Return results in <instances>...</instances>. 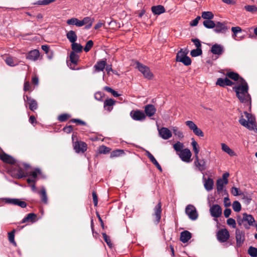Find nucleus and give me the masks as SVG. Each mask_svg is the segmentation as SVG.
<instances>
[{
    "instance_id": "f257e3e1",
    "label": "nucleus",
    "mask_w": 257,
    "mask_h": 257,
    "mask_svg": "<svg viewBox=\"0 0 257 257\" xmlns=\"http://www.w3.org/2000/svg\"><path fill=\"white\" fill-rule=\"evenodd\" d=\"M227 76L234 81L238 80L239 84L234 86L233 89L236 93L239 101L243 103H248L250 106L251 97L248 92V86L247 82L239 75L233 72H228Z\"/></svg>"
},
{
    "instance_id": "f03ea898",
    "label": "nucleus",
    "mask_w": 257,
    "mask_h": 257,
    "mask_svg": "<svg viewBox=\"0 0 257 257\" xmlns=\"http://www.w3.org/2000/svg\"><path fill=\"white\" fill-rule=\"evenodd\" d=\"M30 166L28 164L23 163H19L17 164V168L15 169L14 171L12 172V176L18 179H21L26 176L31 177L36 182L37 180V176L40 175L41 172L39 169H36L34 171L31 172L29 174L26 173L23 169L22 167L26 169L29 168Z\"/></svg>"
},
{
    "instance_id": "7ed1b4c3",
    "label": "nucleus",
    "mask_w": 257,
    "mask_h": 257,
    "mask_svg": "<svg viewBox=\"0 0 257 257\" xmlns=\"http://www.w3.org/2000/svg\"><path fill=\"white\" fill-rule=\"evenodd\" d=\"M244 113L245 115V117L247 119V120L243 118V115H241L239 119V122L240 124L246 127L249 130H254L255 132L257 133V128H256L255 126V119L254 116L246 111H244Z\"/></svg>"
},
{
    "instance_id": "20e7f679",
    "label": "nucleus",
    "mask_w": 257,
    "mask_h": 257,
    "mask_svg": "<svg viewBox=\"0 0 257 257\" xmlns=\"http://www.w3.org/2000/svg\"><path fill=\"white\" fill-rule=\"evenodd\" d=\"M187 53L181 49L177 54L176 60L178 62H182L186 66H189L191 64V60L187 56Z\"/></svg>"
},
{
    "instance_id": "39448f33",
    "label": "nucleus",
    "mask_w": 257,
    "mask_h": 257,
    "mask_svg": "<svg viewBox=\"0 0 257 257\" xmlns=\"http://www.w3.org/2000/svg\"><path fill=\"white\" fill-rule=\"evenodd\" d=\"M136 67L143 74L145 78L151 79L153 77V75L148 66L137 62L136 63Z\"/></svg>"
},
{
    "instance_id": "423d86ee",
    "label": "nucleus",
    "mask_w": 257,
    "mask_h": 257,
    "mask_svg": "<svg viewBox=\"0 0 257 257\" xmlns=\"http://www.w3.org/2000/svg\"><path fill=\"white\" fill-rule=\"evenodd\" d=\"M185 123L196 136L200 137L204 136L203 132L198 127L197 125L193 121L187 120L185 121Z\"/></svg>"
},
{
    "instance_id": "0eeeda50",
    "label": "nucleus",
    "mask_w": 257,
    "mask_h": 257,
    "mask_svg": "<svg viewBox=\"0 0 257 257\" xmlns=\"http://www.w3.org/2000/svg\"><path fill=\"white\" fill-rule=\"evenodd\" d=\"M185 212L189 218L192 220H195L198 218V214L197 210L193 205H188L186 207Z\"/></svg>"
},
{
    "instance_id": "6e6552de",
    "label": "nucleus",
    "mask_w": 257,
    "mask_h": 257,
    "mask_svg": "<svg viewBox=\"0 0 257 257\" xmlns=\"http://www.w3.org/2000/svg\"><path fill=\"white\" fill-rule=\"evenodd\" d=\"M243 220L244 221V224H243L244 227L248 229L250 226H254V223L255 222V220L252 215L248 214L246 213H244L242 214Z\"/></svg>"
},
{
    "instance_id": "1a4fd4ad",
    "label": "nucleus",
    "mask_w": 257,
    "mask_h": 257,
    "mask_svg": "<svg viewBox=\"0 0 257 257\" xmlns=\"http://www.w3.org/2000/svg\"><path fill=\"white\" fill-rule=\"evenodd\" d=\"M177 154L179 155L182 161L186 163H189L191 162L192 153L189 149H184L182 151H180V153H178Z\"/></svg>"
},
{
    "instance_id": "9d476101",
    "label": "nucleus",
    "mask_w": 257,
    "mask_h": 257,
    "mask_svg": "<svg viewBox=\"0 0 257 257\" xmlns=\"http://www.w3.org/2000/svg\"><path fill=\"white\" fill-rule=\"evenodd\" d=\"M218 240L221 242L226 241L229 237V233L226 229H221L217 233Z\"/></svg>"
},
{
    "instance_id": "9b49d317",
    "label": "nucleus",
    "mask_w": 257,
    "mask_h": 257,
    "mask_svg": "<svg viewBox=\"0 0 257 257\" xmlns=\"http://www.w3.org/2000/svg\"><path fill=\"white\" fill-rule=\"evenodd\" d=\"M131 117L135 120L143 121L146 118L145 114L141 110H132L130 112Z\"/></svg>"
},
{
    "instance_id": "f8f14e48",
    "label": "nucleus",
    "mask_w": 257,
    "mask_h": 257,
    "mask_svg": "<svg viewBox=\"0 0 257 257\" xmlns=\"http://www.w3.org/2000/svg\"><path fill=\"white\" fill-rule=\"evenodd\" d=\"M235 239L236 241V246L240 247L243 244L245 240L244 233L239 229L235 230Z\"/></svg>"
},
{
    "instance_id": "ddd939ff",
    "label": "nucleus",
    "mask_w": 257,
    "mask_h": 257,
    "mask_svg": "<svg viewBox=\"0 0 257 257\" xmlns=\"http://www.w3.org/2000/svg\"><path fill=\"white\" fill-rule=\"evenodd\" d=\"M24 99L25 102L29 104V107L31 110L34 111L37 109V102L35 99L31 98L27 95H24Z\"/></svg>"
},
{
    "instance_id": "4468645a",
    "label": "nucleus",
    "mask_w": 257,
    "mask_h": 257,
    "mask_svg": "<svg viewBox=\"0 0 257 257\" xmlns=\"http://www.w3.org/2000/svg\"><path fill=\"white\" fill-rule=\"evenodd\" d=\"M158 132L160 136L164 140H168L172 136V132L167 127H163L159 129Z\"/></svg>"
},
{
    "instance_id": "2eb2a0df",
    "label": "nucleus",
    "mask_w": 257,
    "mask_h": 257,
    "mask_svg": "<svg viewBox=\"0 0 257 257\" xmlns=\"http://www.w3.org/2000/svg\"><path fill=\"white\" fill-rule=\"evenodd\" d=\"M210 51L213 54L220 56L224 53V48L220 44H215L212 46Z\"/></svg>"
},
{
    "instance_id": "dca6fc26",
    "label": "nucleus",
    "mask_w": 257,
    "mask_h": 257,
    "mask_svg": "<svg viewBox=\"0 0 257 257\" xmlns=\"http://www.w3.org/2000/svg\"><path fill=\"white\" fill-rule=\"evenodd\" d=\"M210 212L212 216L219 217L222 214V209L217 204L213 205L210 208Z\"/></svg>"
},
{
    "instance_id": "f3484780",
    "label": "nucleus",
    "mask_w": 257,
    "mask_h": 257,
    "mask_svg": "<svg viewBox=\"0 0 257 257\" xmlns=\"http://www.w3.org/2000/svg\"><path fill=\"white\" fill-rule=\"evenodd\" d=\"M74 148L76 153H84L86 151L87 145L86 144L82 142H75Z\"/></svg>"
},
{
    "instance_id": "a211bd4d",
    "label": "nucleus",
    "mask_w": 257,
    "mask_h": 257,
    "mask_svg": "<svg viewBox=\"0 0 257 257\" xmlns=\"http://www.w3.org/2000/svg\"><path fill=\"white\" fill-rule=\"evenodd\" d=\"M194 164L198 170L201 172L204 171L206 169V162L204 160H199L198 156L195 157Z\"/></svg>"
},
{
    "instance_id": "6ab92c4d",
    "label": "nucleus",
    "mask_w": 257,
    "mask_h": 257,
    "mask_svg": "<svg viewBox=\"0 0 257 257\" xmlns=\"http://www.w3.org/2000/svg\"><path fill=\"white\" fill-rule=\"evenodd\" d=\"M146 155L149 158L150 161L157 167V168L160 171L162 172V168L154 156L147 150L145 151Z\"/></svg>"
},
{
    "instance_id": "aec40b11",
    "label": "nucleus",
    "mask_w": 257,
    "mask_h": 257,
    "mask_svg": "<svg viewBox=\"0 0 257 257\" xmlns=\"http://www.w3.org/2000/svg\"><path fill=\"white\" fill-rule=\"evenodd\" d=\"M40 56V53L38 50L35 49L30 51L27 55L26 58L27 59L35 61L37 60Z\"/></svg>"
},
{
    "instance_id": "412c9836",
    "label": "nucleus",
    "mask_w": 257,
    "mask_h": 257,
    "mask_svg": "<svg viewBox=\"0 0 257 257\" xmlns=\"http://www.w3.org/2000/svg\"><path fill=\"white\" fill-rule=\"evenodd\" d=\"M216 84L221 87H224L225 86H231L233 84V83L227 77L225 78H219L217 79Z\"/></svg>"
},
{
    "instance_id": "4be33fe9",
    "label": "nucleus",
    "mask_w": 257,
    "mask_h": 257,
    "mask_svg": "<svg viewBox=\"0 0 257 257\" xmlns=\"http://www.w3.org/2000/svg\"><path fill=\"white\" fill-rule=\"evenodd\" d=\"M203 181L204 188L207 191H210L213 189L214 182L212 179L208 178L206 179L204 177H203Z\"/></svg>"
},
{
    "instance_id": "5701e85b",
    "label": "nucleus",
    "mask_w": 257,
    "mask_h": 257,
    "mask_svg": "<svg viewBox=\"0 0 257 257\" xmlns=\"http://www.w3.org/2000/svg\"><path fill=\"white\" fill-rule=\"evenodd\" d=\"M227 30V27L222 23L217 22L215 24L214 31L216 33H223Z\"/></svg>"
},
{
    "instance_id": "b1692460",
    "label": "nucleus",
    "mask_w": 257,
    "mask_h": 257,
    "mask_svg": "<svg viewBox=\"0 0 257 257\" xmlns=\"http://www.w3.org/2000/svg\"><path fill=\"white\" fill-rule=\"evenodd\" d=\"M156 109L153 104H148L145 107V112L148 116L151 117L156 113Z\"/></svg>"
},
{
    "instance_id": "393cba45",
    "label": "nucleus",
    "mask_w": 257,
    "mask_h": 257,
    "mask_svg": "<svg viewBox=\"0 0 257 257\" xmlns=\"http://www.w3.org/2000/svg\"><path fill=\"white\" fill-rule=\"evenodd\" d=\"M154 216L156 218V221L158 223L161 217V212H162V209H161V203L159 202L154 208Z\"/></svg>"
},
{
    "instance_id": "a878e982",
    "label": "nucleus",
    "mask_w": 257,
    "mask_h": 257,
    "mask_svg": "<svg viewBox=\"0 0 257 257\" xmlns=\"http://www.w3.org/2000/svg\"><path fill=\"white\" fill-rule=\"evenodd\" d=\"M93 21V20L91 19L90 17H85L82 20L80 21L81 27L85 25L86 26L85 28L86 29H89L92 25Z\"/></svg>"
},
{
    "instance_id": "bb28decb",
    "label": "nucleus",
    "mask_w": 257,
    "mask_h": 257,
    "mask_svg": "<svg viewBox=\"0 0 257 257\" xmlns=\"http://www.w3.org/2000/svg\"><path fill=\"white\" fill-rule=\"evenodd\" d=\"M106 65V63L105 60H101L97 61L94 66L95 72H99L103 71Z\"/></svg>"
},
{
    "instance_id": "cd10ccee",
    "label": "nucleus",
    "mask_w": 257,
    "mask_h": 257,
    "mask_svg": "<svg viewBox=\"0 0 257 257\" xmlns=\"http://www.w3.org/2000/svg\"><path fill=\"white\" fill-rule=\"evenodd\" d=\"M0 159L4 162L9 164H13L15 163V160L13 157L5 153L0 155Z\"/></svg>"
},
{
    "instance_id": "c85d7f7f",
    "label": "nucleus",
    "mask_w": 257,
    "mask_h": 257,
    "mask_svg": "<svg viewBox=\"0 0 257 257\" xmlns=\"http://www.w3.org/2000/svg\"><path fill=\"white\" fill-rule=\"evenodd\" d=\"M37 215L33 213H30L27 214V215L24 217L21 221V223H24L27 222H31L34 223L36 221V218Z\"/></svg>"
},
{
    "instance_id": "c756f323",
    "label": "nucleus",
    "mask_w": 257,
    "mask_h": 257,
    "mask_svg": "<svg viewBox=\"0 0 257 257\" xmlns=\"http://www.w3.org/2000/svg\"><path fill=\"white\" fill-rule=\"evenodd\" d=\"M191 233L185 230L181 233L180 240L183 242H187L191 238Z\"/></svg>"
},
{
    "instance_id": "7c9ffc66",
    "label": "nucleus",
    "mask_w": 257,
    "mask_h": 257,
    "mask_svg": "<svg viewBox=\"0 0 257 257\" xmlns=\"http://www.w3.org/2000/svg\"><path fill=\"white\" fill-rule=\"evenodd\" d=\"M151 10L154 14L157 15L163 14L165 12L164 7L161 5L153 6L151 8Z\"/></svg>"
},
{
    "instance_id": "2f4dec72",
    "label": "nucleus",
    "mask_w": 257,
    "mask_h": 257,
    "mask_svg": "<svg viewBox=\"0 0 257 257\" xmlns=\"http://www.w3.org/2000/svg\"><path fill=\"white\" fill-rule=\"evenodd\" d=\"M66 37L71 43L75 42L77 39V35L73 30H70L67 33Z\"/></svg>"
},
{
    "instance_id": "473e14b6",
    "label": "nucleus",
    "mask_w": 257,
    "mask_h": 257,
    "mask_svg": "<svg viewBox=\"0 0 257 257\" xmlns=\"http://www.w3.org/2000/svg\"><path fill=\"white\" fill-rule=\"evenodd\" d=\"M115 104V101L112 99H107L104 102V107L108 111L112 109V106Z\"/></svg>"
},
{
    "instance_id": "72a5a7b5",
    "label": "nucleus",
    "mask_w": 257,
    "mask_h": 257,
    "mask_svg": "<svg viewBox=\"0 0 257 257\" xmlns=\"http://www.w3.org/2000/svg\"><path fill=\"white\" fill-rule=\"evenodd\" d=\"M221 149L230 156H235V152L232 150L227 145L224 143L221 144Z\"/></svg>"
},
{
    "instance_id": "f704fd0d",
    "label": "nucleus",
    "mask_w": 257,
    "mask_h": 257,
    "mask_svg": "<svg viewBox=\"0 0 257 257\" xmlns=\"http://www.w3.org/2000/svg\"><path fill=\"white\" fill-rule=\"evenodd\" d=\"M171 130L172 131L174 135L176 136L178 139H181L184 138L183 132L179 129L177 126H172Z\"/></svg>"
},
{
    "instance_id": "c9c22d12",
    "label": "nucleus",
    "mask_w": 257,
    "mask_h": 257,
    "mask_svg": "<svg viewBox=\"0 0 257 257\" xmlns=\"http://www.w3.org/2000/svg\"><path fill=\"white\" fill-rule=\"evenodd\" d=\"M41 196V201L45 204L48 203V198L46 194V191L44 187H42L40 192H38Z\"/></svg>"
},
{
    "instance_id": "e433bc0d",
    "label": "nucleus",
    "mask_w": 257,
    "mask_h": 257,
    "mask_svg": "<svg viewBox=\"0 0 257 257\" xmlns=\"http://www.w3.org/2000/svg\"><path fill=\"white\" fill-rule=\"evenodd\" d=\"M71 48L72 50V52H74V53H80L82 51L83 47L80 44L74 42L71 44Z\"/></svg>"
},
{
    "instance_id": "4c0bfd02",
    "label": "nucleus",
    "mask_w": 257,
    "mask_h": 257,
    "mask_svg": "<svg viewBox=\"0 0 257 257\" xmlns=\"http://www.w3.org/2000/svg\"><path fill=\"white\" fill-rule=\"evenodd\" d=\"M67 24L69 25L76 26L78 27H81L80 20L75 18H72L71 19L67 20Z\"/></svg>"
},
{
    "instance_id": "58836bf2",
    "label": "nucleus",
    "mask_w": 257,
    "mask_h": 257,
    "mask_svg": "<svg viewBox=\"0 0 257 257\" xmlns=\"http://www.w3.org/2000/svg\"><path fill=\"white\" fill-rule=\"evenodd\" d=\"M191 141V145L193 147V150L195 154V157H196V156H198V154L199 152L198 145L194 138H192Z\"/></svg>"
},
{
    "instance_id": "ea45409f",
    "label": "nucleus",
    "mask_w": 257,
    "mask_h": 257,
    "mask_svg": "<svg viewBox=\"0 0 257 257\" xmlns=\"http://www.w3.org/2000/svg\"><path fill=\"white\" fill-rule=\"evenodd\" d=\"M79 56L74 53V52H71L70 54V60L71 62L74 64L77 65L79 60Z\"/></svg>"
},
{
    "instance_id": "a19ab883",
    "label": "nucleus",
    "mask_w": 257,
    "mask_h": 257,
    "mask_svg": "<svg viewBox=\"0 0 257 257\" xmlns=\"http://www.w3.org/2000/svg\"><path fill=\"white\" fill-rule=\"evenodd\" d=\"M5 62L8 65L11 67L16 66L18 64L17 61L15 60L13 57L10 56L6 58Z\"/></svg>"
},
{
    "instance_id": "79ce46f5",
    "label": "nucleus",
    "mask_w": 257,
    "mask_h": 257,
    "mask_svg": "<svg viewBox=\"0 0 257 257\" xmlns=\"http://www.w3.org/2000/svg\"><path fill=\"white\" fill-rule=\"evenodd\" d=\"M224 184V182L222 179H219L217 180L216 189L218 192H221L223 190Z\"/></svg>"
},
{
    "instance_id": "37998d69",
    "label": "nucleus",
    "mask_w": 257,
    "mask_h": 257,
    "mask_svg": "<svg viewBox=\"0 0 257 257\" xmlns=\"http://www.w3.org/2000/svg\"><path fill=\"white\" fill-rule=\"evenodd\" d=\"M15 229H13L11 232L8 233V238L9 241L14 246H17V243L15 241Z\"/></svg>"
},
{
    "instance_id": "c03bdc74",
    "label": "nucleus",
    "mask_w": 257,
    "mask_h": 257,
    "mask_svg": "<svg viewBox=\"0 0 257 257\" xmlns=\"http://www.w3.org/2000/svg\"><path fill=\"white\" fill-rule=\"evenodd\" d=\"M201 17L203 19H206L207 20H212L214 17V15L211 12H203L202 13Z\"/></svg>"
},
{
    "instance_id": "a18cd8bd",
    "label": "nucleus",
    "mask_w": 257,
    "mask_h": 257,
    "mask_svg": "<svg viewBox=\"0 0 257 257\" xmlns=\"http://www.w3.org/2000/svg\"><path fill=\"white\" fill-rule=\"evenodd\" d=\"M203 25L208 29H212L215 27V24L211 20H205L203 22Z\"/></svg>"
},
{
    "instance_id": "49530a36",
    "label": "nucleus",
    "mask_w": 257,
    "mask_h": 257,
    "mask_svg": "<svg viewBox=\"0 0 257 257\" xmlns=\"http://www.w3.org/2000/svg\"><path fill=\"white\" fill-rule=\"evenodd\" d=\"M184 148V145L182 143L180 142H177L175 144L173 145L174 149L178 153H180V151H182Z\"/></svg>"
},
{
    "instance_id": "de8ad7c7",
    "label": "nucleus",
    "mask_w": 257,
    "mask_h": 257,
    "mask_svg": "<svg viewBox=\"0 0 257 257\" xmlns=\"http://www.w3.org/2000/svg\"><path fill=\"white\" fill-rule=\"evenodd\" d=\"M202 51L201 48H196V49L192 50L190 52V55L192 57H197L202 54Z\"/></svg>"
},
{
    "instance_id": "09e8293b",
    "label": "nucleus",
    "mask_w": 257,
    "mask_h": 257,
    "mask_svg": "<svg viewBox=\"0 0 257 257\" xmlns=\"http://www.w3.org/2000/svg\"><path fill=\"white\" fill-rule=\"evenodd\" d=\"M232 208L235 212L240 211L241 208L240 203L238 201H234L232 203Z\"/></svg>"
},
{
    "instance_id": "8fccbe9b",
    "label": "nucleus",
    "mask_w": 257,
    "mask_h": 257,
    "mask_svg": "<svg viewBox=\"0 0 257 257\" xmlns=\"http://www.w3.org/2000/svg\"><path fill=\"white\" fill-rule=\"evenodd\" d=\"M248 253L252 257H256L257 256V248L250 246L248 249Z\"/></svg>"
},
{
    "instance_id": "3c124183",
    "label": "nucleus",
    "mask_w": 257,
    "mask_h": 257,
    "mask_svg": "<svg viewBox=\"0 0 257 257\" xmlns=\"http://www.w3.org/2000/svg\"><path fill=\"white\" fill-rule=\"evenodd\" d=\"M124 152L122 150H116L115 151H113L110 154V157L113 158V157H117L119 156H120L121 154H123Z\"/></svg>"
},
{
    "instance_id": "603ef678",
    "label": "nucleus",
    "mask_w": 257,
    "mask_h": 257,
    "mask_svg": "<svg viewBox=\"0 0 257 257\" xmlns=\"http://www.w3.org/2000/svg\"><path fill=\"white\" fill-rule=\"evenodd\" d=\"M245 10L249 12H257V7L254 5H247L244 7Z\"/></svg>"
},
{
    "instance_id": "864d4df0",
    "label": "nucleus",
    "mask_w": 257,
    "mask_h": 257,
    "mask_svg": "<svg viewBox=\"0 0 257 257\" xmlns=\"http://www.w3.org/2000/svg\"><path fill=\"white\" fill-rule=\"evenodd\" d=\"M93 45V42L92 40H89L86 44L84 48V50L86 52H88L92 48Z\"/></svg>"
},
{
    "instance_id": "5fc2aeb1",
    "label": "nucleus",
    "mask_w": 257,
    "mask_h": 257,
    "mask_svg": "<svg viewBox=\"0 0 257 257\" xmlns=\"http://www.w3.org/2000/svg\"><path fill=\"white\" fill-rule=\"evenodd\" d=\"M104 89L105 91L111 93L112 94V95L114 97H118L120 95L119 94H118V93L116 91H115V90H114L113 89H112L111 88H110L109 87L105 86L104 87Z\"/></svg>"
},
{
    "instance_id": "6e6d98bb",
    "label": "nucleus",
    "mask_w": 257,
    "mask_h": 257,
    "mask_svg": "<svg viewBox=\"0 0 257 257\" xmlns=\"http://www.w3.org/2000/svg\"><path fill=\"white\" fill-rule=\"evenodd\" d=\"M15 205H18L22 208H25L27 206V203L26 202L22 201L19 199H16Z\"/></svg>"
},
{
    "instance_id": "4d7b16f0",
    "label": "nucleus",
    "mask_w": 257,
    "mask_h": 257,
    "mask_svg": "<svg viewBox=\"0 0 257 257\" xmlns=\"http://www.w3.org/2000/svg\"><path fill=\"white\" fill-rule=\"evenodd\" d=\"M53 2H54V0H39L35 3V4L38 5H47Z\"/></svg>"
},
{
    "instance_id": "13d9d810",
    "label": "nucleus",
    "mask_w": 257,
    "mask_h": 257,
    "mask_svg": "<svg viewBox=\"0 0 257 257\" xmlns=\"http://www.w3.org/2000/svg\"><path fill=\"white\" fill-rule=\"evenodd\" d=\"M110 149L105 146H101L99 147V152L100 154H106L109 152Z\"/></svg>"
},
{
    "instance_id": "bf43d9fd",
    "label": "nucleus",
    "mask_w": 257,
    "mask_h": 257,
    "mask_svg": "<svg viewBox=\"0 0 257 257\" xmlns=\"http://www.w3.org/2000/svg\"><path fill=\"white\" fill-rule=\"evenodd\" d=\"M227 224L232 226V228H235L236 227L235 220L231 218H229L227 220Z\"/></svg>"
},
{
    "instance_id": "052dcab7",
    "label": "nucleus",
    "mask_w": 257,
    "mask_h": 257,
    "mask_svg": "<svg viewBox=\"0 0 257 257\" xmlns=\"http://www.w3.org/2000/svg\"><path fill=\"white\" fill-rule=\"evenodd\" d=\"M102 236H103V238L104 240H105V241L106 242L107 244L109 246L111 247L112 245V244H111V240H110L109 236H107L105 233H103Z\"/></svg>"
},
{
    "instance_id": "680f3d73",
    "label": "nucleus",
    "mask_w": 257,
    "mask_h": 257,
    "mask_svg": "<svg viewBox=\"0 0 257 257\" xmlns=\"http://www.w3.org/2000/svg\"><path fill=\"white\" fill-rule=\"evenodd\" d=\"M69 117H70V115L67 114H62L58 116V120L60 121L63 122L65 121Z\"/></svg>"
},
{
    "instance_id": "e2e57ef3",
    "label": "nucleus",
    "mask_w": 257,
    "mask_h": 257,
    "mask_svg": "<svg viewBox=\"0 0 257 257\" xmlns=\"http://www.w3.org/2000/svg\"><path fill=\"white\" fill-rule=\"evenodd\" d=\"M201 19L200 16H197L194 20H193L191 23L190 25L191 26H196L198 24V22Z\"/></svg>"
},
{
    "instance_id": "0e129e2a",
    "label": "nucleus",
    "mask_w": 257,
    "mask_h": 257,
    "mask_svg": "<svg viewBox=\"0 0 257 257\" xmlns=\"http://www.w3.org/2000/svg\"><path fill=\"white\" fill-rule=\"evenodd\" d=\"M231 31L234 34H237L242 31V30L239 27H233L231 28Z\"/></svg>"
},
{
    "instance_id": "69168bd1",
    "label": "nucleus",
    "mask_w": 257,
    "mask_h": 257,
    "mask_svg": "<svg viewBox=\"0 0 257 257\" xmlns=\"http://www.w3.org/2000/svg\"><path fill=\"white\" fill-rule=\"evenodd\" d=\"M192 41L194 43L197 48H201V45L199 39H192Z\"/></svg>"
},
{
    "instance_id": "338daca9",
    "label": "nucleus",
    "mask_w": 257,
    "mask_h": 257,
    "mask_svg": "<svg viewBox=\"0 0 257 257\" xmlns=\"http://www.w3.org/2000/svg\"><path fill=\"white\" fill-rule=\"evenodd\" d=\"M92 198L94 205L95 206H96L98 203V200L97 194L95 192H92Z\"/></svg>"
},
{
    "instance_id": "774afa93",
    "label": "nucleus",
    "mask_w": 257,
    "mask_h": 257,
    "mask_svg": "<svg viewBox=\"0 0 257 257\" xmlns=\"http://www.w3.org/2000/svg\"><path fill=\"white\" fill-rule=\"evenodd\" d=\"M224 205L225 207H229L231 205V202L228 197H224L223 200Z\"/></svg>"
}]
</instances>
